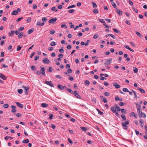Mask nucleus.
Segmentation results:
<instances>
[{
    "mask_svg": "<svg viewBox=\"0 0 147 147\" xmlns=\"http://www.w3.org/2000/svg\"><path fill=\"white\" fill-rule=\"evenodd\" d=\"M21 11V9L20 8H18L16 10L13 11L11 13V14L13 15H16L18 13Z\"/></svg>",
    "mask_w": 147,
    "mask_h": 147,
    "instance_id": "nucleus-1",
    "label": "nucleus"
},
{
    "mask_svg": "<svg viewBox=\"0 0 147 147\" xmlns=\"http://www.w3.org/2000/svg\"><path fill=\"white\" fill-rule=\"evenodd\" d=\"M40 68H41V69L40 70V71L41 72V74H42L43 76H46L45 72V68L44 67L42 66H40Z\"/></svg>",
    "mask_w": 147,
    "mask_h": 147,
    "instance_id": "nucleus-2",
    "label": "nucleus"
},
{
    "mask_svg": "<svg viewBox=\"0 0 147 147\" xmlns=\"http://www.w3.org/2000/svg\"><path fill=\"white\" fill-rule=\"evenodd\" d=\"M57 20V18H54L49 20V23H51L53 24L56 22Z\"/></svg>",
    "mask_w": 147,
    "mask_h": 147,
    "instance_id": "nucleus-3",
    "label": "nucleus"
},
{
    "mask_svg": "<svg viewBox=\"0 0 147 147\" xmlns=\"http://www.w3.org/2000/svg\"><path fill=\"white\" fill-rule=\"evenodd\" d=\"M74 95L76 96L77 98L81 99V97L78 94V92L76 91H74Z\"/></svg>",
    "mask_w": 147,
    "mask_h": 147,
    "instance_id": "nucleus-4",
    "label": "nucleus"
},
{
    "mask_svg": "<svg viewBox=\"0 0 147 147\" xmlns=\"http://www.w3.org/2000/svg\"><path fill=\"white\" fill-rule=\"evenodd\" d=\"M42 62L43 63H45L47 64H49L50 63V61L49 59L47 58H45L42 60Z\"/></svg>",
    "mask_w": 147,
    "mask_h": 147,
    "instance_id": "nucleus-5",
    "label": "nucleus"
},
{
    "mask_svg": "<svg viewBox=\"0 0 147 147\" xmlns=\"http://www.w3.org/2000/svg\"><path fill=\"white\" fill-rule=\"evenodd\" d=\"M45 83L48 85H49L50 86H51V87H54V85L52 83V82L51 81H45Z\"/></svg>",
    "mask_w": 147,
    "mask_h": 147,
    "instance_id": "nucleus-6",
    "label": "nucleus"
},
{
    "mask_svg": "<svg viewBox=\"0 0 147 147\" xmlns=\"http://www.w3.org/2000/svg\"><path fill=\"white\" fill-rule=\"evenodd\" d=\"M109 59V60L107 61L105 63L104 65H105V66H106L107 65H108L111 63L112 60V59L110 58Z\"/></svg>",
    "mask_w": 147,
    "mask_h": 147,
    "instance_id": "nucleus-7",
    "label": "nucleus"
},
{
    "mask_svg": "<svg viewBox=\"0 0 147 147\" xmlns=\"http://www.w3.org/2000/svg\"><path fill=\"white\" fill-rule=\"evenodd\" d=\"M25 90V93L26 94H28V91L29 90V88L28 87H26L25 86H24L22 87Z\"/></svg>",
    "mask_w": 147,
    "mask_h": 147,
    "instance_id": "nucleus-8",
    "label": "nucleus"
},
{
    "mask_svg": "<svg viewBox=\"0 0 147 147\" xmlns=\"http://www.w3.org/2000/svg\"><path fill=\"white\" fill-rule=\"evenodd\" d=\"M117 13L118 14L119 16H122L123 14V11H121L119 9H117L116 11Z\"/></svg>",
    "mask_w": 147,
    "mask_h": 147,
    "instance_id": "nucleus-9",
    "label": "nucleus"
},
{
    "mask_svg": "<svg viewBox=\"0 0 147 147\" xmlns=\"http://www.w3.org/2000/svg\"><path fill=\"white\" fill-rule=\"evenodd\" d=\"M0 78L4 80H6L7 79V77L1 73H0Z\"/></svg>",
    "mask_w": 147,
    "mask_h": 147,
    "instance_id": "nucleus-10",
    "label": "nucleus"
},
{
    "mask_svg": "<svg viewBox=\"0 0 147 147\" xmlns=\"http://www.w3.org/2000/svg\"><path fill=\"white\" fill-rule=\"evenodd\" d=\"M140 122V126L142 127H143L144 126V121L142 119H141L139 120Z\"/></svg>",
    "mask_w": 147,
    "mask_h": 147,
    "instance_id": "nucleus-11",
    "label": "nucleus"
},
{
    "mask_svg": "<svg viewBox=\"0 0 147 147\" xmlns=\"http://www.w3.org/2000/svg\"><path fill=\"white\" fill-rule=\"evenodd\" d=\"M124 129L127 130L128 129V127L126 125L123 123V122L122 123H121Z\"/></svg>",
    "mask_w": 147,
    "mask_h": 147,
    "instance_id": "nucleus-12",
    "label": "nucleus"
},
{
    "mask_svg": "<svg viewBox=\"0 0 147 147\" xmlns=\"http://www.w3.org/2000/svg\"><path fill=\"white\" fill-rule=\"evenodd\" d=\"M16 103L17 105L19 107L22 108L23 107V105L22 104H20V103L18 102H16Z\"/></svg>",
    "mask_w": 147,
    "mask_h": 147,
    "instance_id": "nucleus-13",
    "label": "nucleus"
},
{
    "mask_svg": "<svg viewBox=\"0 0 147 147\" xmlns=\"http://www.w3.org/2000/svg\"><path fill=\"white\" fill-rule=\"evenodd\" d=\"M113 85L115 87V88L117 89L120 88V85L119 84H118L116 82H115L113 84Z\"/></svg>",
    "mask_w": 147,
    "mask_h": 147,
    "instance_id": "nucleus-14",
    "label": "nucleus"
},
{
    "mask_svg": "<svg viewBox=\"0 0 147 147\" xmlns=\"http://www.w3.org/2000/svg\"><path fill=\"white\" fill-rule=\"evenodd\" d=\"M72 70L71 69H68L67 70V72H65V74L67 76H69V73H71L72 72Z\"/></svg>",
    "mask_w": 147,
    "mask_h": 147,
    "instance_id": "nucleus-15",
    "label": "nucleus"
},
{
    "mask_svg": "<svg viewBox=\"0 0 147 147\" xmlns=\"http://www.w3.org/2000/svg\"><path fill=\"white\" fill-rule=\"evenodd\" d=\"M138 113L139 115V117L140 118H141L142 117V115L141 114L142 112V110H137Z\"/></svg>",
    "mask_w": 147,
    "mask_h": 147,
    "instance_id": "nucleus-16",
    "label": "nucleus"
},
{
    "mask_svg": "<svg viewBox=\"0 0 147 147\" xmlns=\"http://www.w3.org/2000/svg\"><path fill=\"white\" fill-rule=\"evenodd\" d=\"M11 107L12 109L11 111V112L13 113L15 112L16 111V106L14 105H12L11 106Z\"/></svg>",
    "mask_w": 147,
    "mask_h": 147,
    "instance_id": "nucleus-17",
    "label": "nucleus"
},
{
    "mask_svg": "<svg viewBox=\"0 0 147 147\" xmlns=\"http://www.w3.org/2000/svg\"><path fill=\"white\" fill-rule=\"evenodd\" d=\"M136 105L137 107V110H142L141 109V106L140 105H139L138 103H136Z\"/></svg>",
    "mask_w": 147,
    "mask_h": 147,
    "instance_id": "nucleus-18",
    "label": "nucleus"
},
{
    "mask_svg": "<svg viewBox=\"0 0 147 147\" xmlns=\"http://www.w3.org/2000/svg\"><path fill=\"white\" fill-rule=\"evenodd\" d=\"M34 28H32L31 29H30L27 32V34H30V33H32L34 30Z\"/></svg>",
    "mask_w": 147,
    "mask_h": 147,
    "instance_id": "nucleus-19",
    "label": "nucleus"
},
{
    "mask_svg": "<svg viewBox=\"0 0 147 147\" xmlns=\"http://www.w3.org/2000/svg\"><path fill=\"white\" fill-rule=\"evenodd\" d=\"M111 111L113 113H115L116 112V110L115 107H112L111 108Z\"/></svg>",
    "mask_w": 147,
    "mask_h": 147,
    "instance_id": "nucleus-20",
    "label": "nucleus"
},
{
    "mask_svg": "<svg viewBox=\"0 0 147 147\" xmlns=\"http://www.w3.org/2000/svg\"><path fill=\"white\" fill-rule=\"evenodd\" d=\"M133 70H134V73H137L138 72V69L134 67H133Z\"/></svg>",
    "mask_w": 147,
    "mask_h": 147,
    "instance_id": "nucleus-21",
    "label": "nucleus"
},
{
    "mask_svg": "<svg viewBox=\"0 0 147 147\" xmlns=\"http://www.w3.org/2000/svg\"><path fill=\"white\" fill-rule=\"evenodd\" d=\"M29 142V140L28 139H27L25 140H24L22 141V142L23 143L26 144L28 143Z\"/></svg>",
    "mask_w": 147,
    "mask_h": 147,
    "instance_id": "nucleus-22",
    "label": "nucleus"
},
{
    "mask_svg": "<svg viewBox=\"0 0 147 147\" xmlns=\"http://www.w3.org/2000/svg\"><path fill=\"white\" fill-rule=\"evenodd\" d=\"M121 117L122 118L123 120L125 121L126 120V118L125 115L122 114L121 115Z\"/></svg>",
    "mask_w": 147,
    "mask_h": 147,
    "instance_id": "nucleus-23",
    "label": "nucleus"
},
{
    "mask_svg": "<svg viewBox=\"0 0 147 147\" xmlns=\"http://www.w3.org/2000/svg\"><path fill=\"white\" fill-rule=\"evenodd\" d=\"M90 82L88 80H86L84 82V84L86 86L90 84Z\"/></svg>",
    "mask_w": 147,
    "mask_h": 147,
    "instance_id": "nucleus-24",
    "label": "nucleus"
},
{
    "mask_svg": "<svg viewBox=\"0 0 147 147\" xmlns=\"http://www.w3.org/2000/svg\"><path fill=\"white\" fill-rule=\"evenodd\" d=\"M23 34L24 33L23 32H21L20 33L18 36V37L19 38H21L23 35Z\"/></svg>",
    "mask_w": 147,
    "mask_h": 147,
    "instance_id": "nucleus-25",
    "label": "nucleus"
},
{
    "mask_svg": "<svg viewBox=\"0 0 147 147\" xmlns=\"http://www.w3.org/2000/svg\"><path fill=\"white\" fill-rule=\"evenodd\" d=\"M136 34L137 36L140 38H142V35L139 32H136Z\"/></svg>",
    "mask_w": 147,
    "mask_h": 147,
    "instance_id": "nucleus-26",
    "label": "nucleus"
},
{
    "mask_svg": "<svg viewBox=\"0 0 147 147\" xmlns=\"http://www.w3.org/2000/svg\"><path fill=\"white\" fill-rule=\"evenodd\" d=\"M138 89L140 91V92L142 93H145V91L143 89L140 88H138Z\"/></svg>",
    "mask_w": 147,
    "mask_h": 147,
    "instance_id": "nucleus-27",
    "label": "nucleus"
},
{
    "mask_svg": "<svg viewBox=\"0 0 147 147\" xmlns=\"http://www.w3.org/2000/svg\"><path fill=\"white\" fill-rule=\"evenodd\" d=\"M121 113L126 114L127 113L126 111L124 109H121Z\"/></svg>",
    "mask_w": 147,
    "mask_h": 147,
    "instance_id": "nucleus-28",
    "label": "nucleus"
},
{
    "mask_svg": "<svg viewBox=\"0 0 147 147\" xmlns=\"http://www.w3.org/2000/svg\"><path fill=\"white\" fill-rule=\"evenodd\" d=\"M98 20L101 23H103V24H105V21L103 19H100L99 18L98 19Z\"/></svg>",
    "mask_w": 147,
    "mask_h": 147,
    "instance_id": "nucleus-29",
    "label": "nucleus"
},
{
    "mask_svg": "<svg viewBox=\"0 0 147 147\" xmlns=\"http://www.w3.org/2000/svg\"><path fill=\"white\" fill-rule=\"evenodd\" d=\"M48 106V105L45 103H43L41 104V106L42 107H45Z\"/></svg>",
    "mask_w": 147,
    "mask_h": 147,
    "instance_id": "nucleus-30",
    "label": "nucleus"
},
{
    "mask_svg": "<svg viewBox=\"0 0 147 147\" xmlns=\"http://www.w3.org/2000/svg\"><path fill=\"white\" fill-rule=\"evenodd\" d=\"M58 87L61 90H63V86L61 85H58Z\"/></svg>",
    "mask_w": 147,
    "mask_h": 147,
    "instance_id": "nucleus-31",
    "label": "nucleus"
},
{
    "mask_svg": "<svg viewBox=\"0 0 147 147\" xmlns=\"http://www.w3.org/2000/svg\"><path fill=\"white\" fill-rule=\"evenodd\" d=\"M132 91H133L134 95H135V96H134V97L135 98H136V99H137L138 98H139V97H138L137 96V94H136V92L135 91H134V90H132Z\"/></svg>",
    "mask_w": 147,
    "mask_h": 147,
    "instance_id": "nucleus-32",
    "label": "nucleus"
},
{
    "mask_svg": "<svg viewBox=\"0 0 147 147\" xmlns=\"http://www.w3.org/2000/svg\"><path fill=\"white\" fill-rule=\"evenodd\" d=\"M52 11H55V12L57 11L58 9H56V7H53L51 9Z\"/></svg>",
    "mask_w": 147,
    "mask_h": 147,
    "instance_id": "nucleus-33",
    "label": "nucleus"
},
{
    "mask_svg": "<svg viewBox=\"0 0 147 147\" xmlns=\"http://www.w3.org/2000/svg\"><path fill=\"white\" fill-rule=\"evenodd\" d=\"M113 30L116 33H119L120 32V31L118 30L116 28H113Z\"/></svg>",
    "mask_w": 147,
    "mask_h": 147,
    "instance_id": "nucleus-34",
    "label": "nucleus"
},
{
    "mask_svg": "<svg viewBox=\"0 0 147 147\" xmlns=\"http://www.w3.org/2000/svg\"><path fill=\"white\" fill-rule=\"evenodd\" d=\"M81 128L82 131L85 132L87 130V128L86 127H81Z\"/></svg>",
    "mask_w": 147,
    "mask_h": 147,
    "instance_id": "nucleus-35",
    "label": "nucleus"
},
{
    "mask_svg": "<svg viewBox=\"0 0 147 147\" xmlns=\"http://www.w3.org/2000/svg\"><path fill=\"white\" fill-rule=\"evenodd\" d=\"M123 91L124 92H128L129 90L128 89L125 88H123Z\"/></svg>",
    "mask_w": 147,
    "mask_h": 147,
    "instance_id": "nucleus-36",
    "label": "nucleus"
},
{
    "mask_svg": "<svg viewBox=\"0 0 147 147\" xmlns=\"http://www.w3.org/2000/svg\"><path fill=\"white\" fill-rule=\"evenodd\" d=\"M113 6L115 8L117 9V5L114 2H112L111 3Z\"/></svg>",
    "mask_w": 147,
    "mask_h": 147,
    "instance_id": "nucleus-37",
    "label": "nucleus"
},
{
    "mask_svg": "<svg viewBox=\"0 0 147 147\" xmlns=\"http://www.w3.org/2000/svg\"><path fill=\"white\" fill-rule=\"evenodd\" d=\"M50 45L51 46H54L56 45V43L55 42L53 41L50 43Z\"/></svg>",
    "mask_w": 147,
    "mask_h": 147,
    "instance_id": "nucleus-38",
    "label": "nucleus"
},
{
    "mask_svg": "<svg viewBox=\"0 0 147 147\" xmlns=\"http://www.w3.org/2000/svg\"><path fill=\"white\" fill-rule=\"evenodd\" d=\"M67 90L71 94H74L73 91L71 89L67 88Z\"/></svg>",
    "mask_w": 147,
    "mask_h": 147,
    "instance_id": "nucleus-39",
    "label": "nucleus"
},
{
    "mask_svg": "<svg viewBox=\"0 0 147 147\" xmlns=\"http://www.w3.org/2000/svg\"><path fill=\"white\" fill-rule=\"evenodd\" d=\"M126 104V103H124L123 102H121L119 103V105L120 106H123L124 105H125Z\"/></svg>",
    "mask_w": 147,
    "mask_h": 147,
    "instance_id": "nucleus-40",
    "label": "nucleus"
},
{
    "mask_svg": "<svg viewBox=\"0 0 147 147\" xmlns=\"http://www.w3.org/2000/svg\"><path fill=\"white\" fill-rule=\"evenodd\" d=\"M23 92V90L22 89H19L18 90V93L20 94H21Z\"/></svg>",
    "mask_w": 147,
    "mask_h": 147,
    "instance_id": "nucleus-41",
    "label": "nucleus"
},
{
    "mask_svg": "<svg viewBox=\"0 0 147 147\" xmlns=\"http://www.w3.org/2000/svg\"><path fill=\"white\" fill-rule=\"evenodd\" d=\"M107 35H108V36H111L112 38H113V39H115L116 38L115 36L113 35L112 34H108Z\"/></svg>",
    "mask_w": 147,
    "mask_h": 147,
    "instance_id": "nucleus-42",
    "label": "nucleus"
},
{
    "mask_svg": "<svg viewBox=\"0 0 147 147\" xmlns=\"http://www.w3.org/2000/svg\"><path fill=\"white\" fill-rule=\"evenodd\" d=\"M92 3L93 4V7L95 8L96 7H97V5L96 3H95L93 2H92Z\"/></svg>",
    "mask_w": 147,
    "mask_h": 147,
    "instance_id": "nucleus-43",
    "label": "nucleus"
},
{
    "mask_svg": "<svg viewBox=\"0 0 147 147\" xmlns=\"http://www.w3.org/2000/svg\"><path fill=\"white\" fill-rule=\"evenodd\" d=\"M3 107L5 108H7L9 107V105L8 104H5L3 105Z\"/></svg>",
    "mask_w": 147,
    "mask_h": 147,
    "instance_id": "nucleus-44",
    "label": "nucleus"
},
{
    "mask_svg": "<svg viewBox=\"0 0 147 147\" xmlns=\"http://www.w3.org/2000/svg\"><path fill=\"white\" fill-rule=\"evenodd\" d=\"M49 119H52L53 116V115L51 114H49Z\"/></svg>",
    "mask_w": 147,
    "mask_h": 147,
    "instance_id": "nucleus-45",
    "label": "nucleus"
},
{
    "mask_svg": "<svg viewBox=\"0 0 147 147\" xmlns=\"http://www.w3.org/2000/svg\"><path fill=\"white\" fill-rule=\"evenodd\" d=\"M141 114L142 115V117H143L144 118H146V115L144 113H142V112H141Z\"/></svg>",
    "mask_w": 147,
    "mask_h": 147,
    "instance_id": "nucleus-46",
    "label": "nucleus"
},
{
    "mask_svg": "<svg viewBox=\"0 0 147 147\" xmlns=\"http://www.w3.org/2000/svg\"><path fill=\"white\" fill-rule=\"evenodd\" d=\"M21 47L20 45H18L16 49L17 51H20L21 49Z\"/></svg>",
    "mask_w": 147,
    "mask_h": 147,
    "instance_id": "nucleus-47",
    "label": "nucleus"
},
{
    "mask_svg": "<svg viewBox=\"0 0 147 147\" xmlns=\"http://www.w3.org/2000/svg\"><path fill=\"white\" fill-rule=\"evenodd\" d=\"M102 101L105 103H107V99L105 98H103Z\"/></svg>",
    "mask_w": 147,
    "mask_h": 147,
    "instance_id": "nucleus-48",
    "label": "nucleus"
},
{
    "mask_svg": "<svg viewBox=\"0 0 147 147\" xmlns=\"http://www.w3.org/2000/svg\"><path fill=\"white\" fill-rule=\"evenodd\" d=\"M55 33V31L54 30H52L50 31V33L51 34H53Z\"/></svg>",
    "mask_w": 147,
    "mask_h": 147,
    "instance_id": "nucleus-49",
    "label": "nucleus"
},
{
    "mask_svg": "<svg viewBox=\"0 0 147 147\" xmlns=\"http://www.w3.org/2000/svg\"><path fill=\"white\" fill-rule=\"evenodd\" d=\"M14 33V31L13 30H11V32L9 33V35L10 36H12Z\"/></svg>",
    "mask_w": 147,
    "mask_h": 147,
    "instance_id": "nucleus-50",
    "label": "nucleus"
},
{
    "mask_svg": "<svg viewBox=\"0 0 147 147\" xmlns=\"http://www.w3.org/2000/svg\"><path fill=\"white\" fill-rule=\"evenodd\" d=\"M59 51L61 53H62L64 52V50L63 49V47H61V49H59Z\"/></svg>",
    "mask_w": 147,
    "mask_h": 147,
    "instance_id": "nucleus-51",
    "label": "nucleus"
},
{
    "mask_svg": "<svg viewBox=\"0 0 147 147\" xmlns=\"http://www.w3.org/2000/svg\"><path fill=\"white\" fill-rule=\"evenodd\" d=\"M23 19V17L19 18L16 20V22H18L20 21L21 20Z\"/></svg>",
    "mask_w": 147,
    "mask_h": 147,
    "instance_id": "nucleus-52",
    "label": "nucleus"
},
{
    "mask_svg": "<svg viewBox=\"0 0 147 147\" xmlns=\"http://www.w3.org/2000/svg\"><path fill=\"white\" fill-rule=\"evenodd\" d=\"M128 2H129V4L130 5H131L132 6V5H134L133 3L131 0H129V1H128Z\"/></svg>",
    "mask_w": 147,
    "mask_h": 147,
    "instance_id": "nucleus-53",
    "label": "nucleus"
},
{
    "mask_svg": "<svg viewBox=\"0 0 147 147\" xmlns=\"http://www.w3.org/2000/svg\"><path fill=\"white\" fill-rule=\"evenodd\" d=\"M132 8L133 9V10L136 13H138V10L137 9L134 8V7H132Z\"/></svg>",
    "mask_w": 147,
    "mask_h": 147,
    "instance_id": "nucleus-54",
    "label": "nucleus"
},
{
    "mask_svg": "<svg viewBox=\"0 0 147 147\" xmlns=\"http://www.w3.org/2000/svg\"><path fill=\"white\" fill-rule=\"evenodd\" d=\"M52 69H53V68L51 67H49V69L48 70V71L49 72H51L52 71Z\"/></svg>",
    "mask_w": 147,
    "mask_h": 147,
    "instance_id": "nucleus-55",
    "label": "nucleus"
},
{
    "mask_svg": "<svg viewBox=\"0 0 147 147\" xmlns=\"http://www.w3.org/2000/svg\"><path fill=\"white\" fill-rule=\"evenodd\" d=\"M98 37V34H95L93 36V38L94 39L97 38Z\"/></svg>",
    "mask_w": 147,
    "mask_h": 147,
    "instance_id": "nucleus-56",
    "label": "nucleus"
},
{
    "mask_svg": "<svg viewBox=\"0 0 147 147\" xmlns=\"http://www.w3.org/2000/svg\"><path fill=\"white\" fill-rule=\"evenodd\" d=\"M4 53L3 51L1 52V54L0 55V57H3L4 56Z\"/></svg>",
    "mask_w": 147,
    "mask_h": 147,
    "instance_id": "nucleus-57",
    "label": "nucleus"
},
{
    "mask_svg": "<svg viewBox=\"0 0 147 147\" xmlns=\"http://www.w3.org/2000/svg\"><path fill=\"white\" fill-rule=\"evenodd\" d=\"M87 142L90 144H92V141L91 140H88Z\"/></svg>",
    "mask_w": 147,
    "mask_h": 147,
    "instance_id": "nucleus-58",
    "label": "nucleus"
},
{
    "mask_svg": "<svg viewBox=\"0 0 147 147\" xmlns=\"http://www.w3.org/2000/svg\"><path fill=\"white\" fill-rule=\"evenodd\" d=\"M47 20V18L45 17H43L42 18V20L43 22L46 21Z\"/></svg>",
    "mask_w": 147,
    "mask_h": 147,
    "instance_id": "nucleus-59",
    "label": "nucleus"
},
{
    "mask_svg": "<svg viewBox=\"0 0 147 147\" xmlns=\"http://www.w3.org/2000/svg\"><path fill=\"white\" fill-rule=\"evenodd\" d=\"M31 68L32 70H34L35 69L36 67L34 65H32L31 67Z\"/></svg>",
    "mask_w": 147,
    "mask_h": 147,
    "instance_id": "nucleus-60",
    "label": "nucleus"
},
{
    "mask_svg": "<svg viewBox=\"0 0 147 147\" xmlns=\"http://www.w3.org/2000/svg\"><path fill=\"white\" fill-rule=\"evenodd\" d=\"M98 11L97 9H94L93 10V12L96 14L98 13Z\"/></svg>",
    "mask_w": 147,
    "mask_h": 147,
    "instance_id": "nucleus-61",
    "label": "nucleus"
},
{
    "mask_svg": "<svg viewBox=\"0 0 147 147\" xmlns=\"http://www.w3.org/2000/svg\"><path fill=\"white\" fill-rule=\"evenodd\" d=\"M77 35L79 37H80L82 35V34L81 32H79L78 33Z\"/></svg>",
    "mask_w": 147,
    "mask_h": 147,
    "instance_id": "nucleus-62",
    "label": "nucleus"
},
{
    "mask_svg": "<svg viewBox=\"0 0 147 147\" xmlns=\"http://www.w3.org/2000/svg\"><path fill=\"white\" fill-rule=\"evenodd\" d=\"M105 95L107 96H109V92H106L105 93Z\"/></svg>",
    "mask_w": 147,
    "mask_h": 147,
    "instance_id": "nucleus-63",
    "label": "nucleus"
},
{
    "mask_svg": "<svg viewBox=\"0 0 147 147\" xmlns=\"http://www.w3.org/2000/svg\"><path fill=\"white\" fill-rule=\"evenodd\" d=\"M71 48V45H68L67 47V48L68 49H70Z\"/></svg>",
    "mask_w": 147,
    "mask_h": 147,
    "instance_id": "nucleus-64",
    "label": "nucleus"
}]
</instances>
